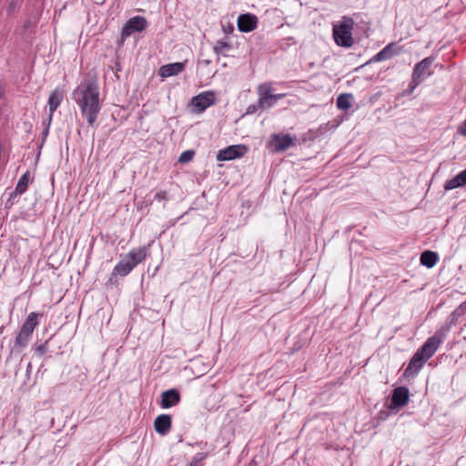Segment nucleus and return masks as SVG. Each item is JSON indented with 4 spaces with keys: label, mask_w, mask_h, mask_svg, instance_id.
Wrapping results in <instances>:
<instances>
[{
    "label": "nucleus",
    "mask_w": 466,
    "mask_h": 466,
    "mask_svg": "<svg viewBox=\"0 0 466 466\" xmlns=\"http://www.w3.org/2000/svg\"><path fill=\"white\" fill-rule=\"evenodd\" d=\"M73 99L89 127H94L101 110L99 86L95 80H85L73 92Z\"/></svg>",
    "instance_id": "f257e3e1"
},
{
    "label": "nucleus",
    "mask_w": 466,
    "mask_h": 466,
    "mask_svg": "<svg viewBox=\"0 0 466 466\" xmlns=\"http://www.w3.org/2000/svg\"><path fill=\"white\" fill-rule=\"evenodd\" d=\"M444 339L442 329L427 339L423 345L417 350L411 357L408 366L403 371L405 379L414 378L424 364L435 354Z\"/></svg>",
    "instance_id": "f03ea898"
},
{
    "label": "nucleus",
    "mask_w": 466,
    "mask_h": 466,
    "mask_svg": "<svg viewBox=\"0 0 466 466\" xmlns=\"http://www.w3.org/2000/svg\"><path fill=\"white\" fill-rule=\"evenodd\" d=\"M148 247L132 248L127 253L112 270V276H127L138 264L142 263L148 256Z\"/></svg>",
    "instance_id": "7ed1b4c3"
},
{
    "label": "nucleus",
    "mask_w": 466,
    "mask_h": 466,
    "mask_svg": "<svg viewBox=\"0 0 466 466\" xmlns=\"http://www.w3.org/2000/svg\"><path fill=\"white\" fill-rule=\"evenodd\" d=\"M434 61L435 56H430L423 58L414 66L411 74V80L407 90L405 91L407 95L412 94L416 87L420 86L426 79V77L431 76L433 74L431 66Z\"/></svg>",
    "instance_id": "20e7f679"
},
{
    "label": "nucleus",
    "mask_w": 466,
    "mask_h": 466,
    "mask_svg": "<svg viewBox=\"0 0 466 466\" xmlns=\"http://www.w3.org/2000/svg\"><path fill=\"white\" fill-rule=\"evenodd\" d=\"M353 19L348 16H343L342 21L339 25H333V38L338 46L350 47L353 45Z\"/></svg>",
    "instance_id": "39448f33"
},
{
    "label": "nucleus",
    "mask_w": 466,
    "mask_h": 466,
    "mask_svg": "<svg viewBox=\"0 0 466 466\" xmlns=\"http://www.w3.org/2000/svg\"><path fill=\"white\" fill-rule=\"evenodd\" d=\"M38 316L36 312H30L25 322L23 323L19 332L17 333L15 339V347L18 349L25 348L30 338L32 337L35 329L38 326Z\"/></svg>",
    "instance_id": "423d86ee"
},
{
    "label": "nucleus",
    "mask_w": 466,
    "mask_h": 466,
    "mask_svg": "<svg viewBox=\"0 0 466 466\" xmlns=\"http://www.w3.org/2000/svg\"><path fill=\"white\" fill-rule=\"evenodd\" d=\"M291 146V136L289 134H272L267 142V148L272 153H280Z\"/></svg>",
    "instance_id": "0eeeda50"
},
{
    "label": "nucleus",
    "mask_w": 466,
    "mask_h": 466,
    "mask_svg": "<svg viewBox=\"0 0 466 466\" xmlns=\"http://www.w3.org/2000/svg\"><path fill=\"white\" fill-rule=\"evenodd\" d=\"M148 22L144 16L137 15L131 17L124 25L121 36L127 38L136 32H142L147 27Z\"/></svg>",
    "instance_id": "6e6552de"
},
{
    "label": "nucleus",
    "mask_w": 466,
    "mask_h": 466,
    "mask_svg": "<svg viewBox=\"0 0 466 466\" xmlns=\"http://www.w3.org/2000/svg\"><path fill=\"white\" fill-rule=\"evenodd\" d=\"M258 106L266 109L272 106L283 95H274L272 89L267 84L260 85L258 88Z\"/></svg>",
    "instance_id": "1a4fd4ad"
},
{
    "label": "nucleus",
    "mask_w": 466,
    "mask_h": 466,
    "mask_svg": "<svg viewBox=\"0 0 466 466\" xmlns=\"http://www.w3.org/2000/svg\"><path fill=\"white\" fill-rule=\"evenodd\" d=\"M216 103V94L214 91H204L195 96L191 99V105L196 108L197 112L201 113L210 106Z\"/></svg>",
    "instance_id": "9d476101"
},
{
    "label": "nucleus",
    "mask_w": 466,
    "mask_h": 466,
    "mask_svg": "<svg viewBox=\"0 0 466 466\" xmlns=\"http://www.w3.org/2000/svg\"><path fill=\"white\" fill-rule=\"evenodd\" d=\"M248 148L243 144L229 146L218 152L217 159L218 161H228L240 158L248 152Z\"/></svg>",
    "instance_id": "9b49d317"
},
{
    "label": "nucleus",
    "mask_w": 466,
    "mask_h": 466,
    "mask_svg": "<svg viewBox=\"0 0 466 466\" xmlns=\"http://www.w3.org/2000/svg\"><path fill=\"white\" fill-rule=\"evenodd\" d=\"M410 392L406 387H397L392 390L390 410H398L408 404Z\"/></svg>",
    "instance_id": "f8f14e48"
},
{
    "label": "nucleus",
    "mask_w": 466,
    "mask_h": 466,
    "mask_svg": "<svg viewBox=\"0 0 466 466\" xmlns=\"http://www.w3.org/2000/svg\"><path fill=\"white\" fill-rule=\"evenodd\" d=\"M238 28L240 32L248 33L258 25V18L252 14H242L238 17Z\"/></svg>",
    "instance_id": "ddd939ff"
},
{
    "label": "nucleus",
    "mask_w": 466,
    "mask_h": 466,
    "mask_svg": "<svg viewBox=\"0 0 466 466\" xmlns=\"http://www.w3.org/2000/svg\"><path fill=\"white\" fill-rule=\"evenodd\" d=\"M399 54H400V49L397 46V45L395 43H390L384 48H382L379 53H377L373 56L371 61L380 62V61L388 60Z\"/></svg>",
    "instance_id": "4468645a"
},
{
    "label": "nucleus",
    "mask_w": 466,
    "mask_h": 466,
    "mask_svg": "<svg viewBox=\"0 0 466 466\" xmlns=\"http://www.w3.org/2000/svg\"><path fill=\"white\" fill-rule=\"evenodd\" d=\"M185 68V63L181 62H176L167 64L165 66H162L159 70L158 74L161 77L167 78L169 76H177L179 73H181Z\"/></svg>",
    "instance_id": "2eb2a0df"
},
{
    "label": "nucleus",
    "mask_w": 466,
    "mask_h": 466,
    "mask_svg": "<svg viewBox=\"0 0 466 466\" xmlns=\"http://www.w3.org/2000/svg\"><path fill=\"white\" fill-rule=\"evenodd\" d=\"M161 397V407L163 409H168L176 406L180 400L179 392L175 389L164 391Z\"/></svg>",
    "instance_id": "dca6fc26"
},
{
    "label": "nucleus",
    "mask_w": 466,
    "mask_h": 466,
    "mask_svg": "<svg viewBox=\"0 0 466 466\" xmlns=\"http://www.w3.org/2000/svg\"><path fill=\"white\" fill-rule=\"evenodd\" d=\"M63 100V91L56 88L50 95L48 98V106H49V116H48V125L52 121L53 114L60 106Z\"/></svg>",
    "instance_id": "f3484780"
},
{
    "label": "nucleus",
    "mask_w": 466,
    "mask_h": 466,
    "mask_svg": "<svg viewBox=\"0 0 466 466\" xmlns=\"http://www.w3.org/2000/svg\"><path fill=\"white\" fill-rule=\"evenodd\" d=\"M154 427L157 433L165 435L171 428V417L167 414H161L157 416L155 419Z\"/></svg>",
    "instance_id": "a211bd4d"
},
{
    "label": "nucleus",
    "mask_w": 466,
    "mask_h": 466,
    "mask_svg": "<svg viewBox=\"0 0 466 466\" xmlns=\"http://www.w3.org/2000/svg\"><path fill=\"white\" fill-rule=\"evenodd\" d=\"M464 186H466V168L451 179L447 180L443 187L446 191H449Z\"/></svg>",
    "instance_id": "6ab92c4d"
},
{
    "label": "nucleus",
    "mask_w": 466,
    "mask_h": 466,
    "mask_svg": "<svg viewBox=\"0 0 466 466\" xmlns=\"http://www.w3.org/2000/svg\"><path fill=\"white\" fill-rule=\"evenodd\" d=\"M29 182H30V172L26 171L20 177V178L16 184L15 191L11 193V198L15 197L17 195L24 194L27 190Z\"/></svg>",
    "instance_id": "aec40b11"
},
{
    "label": "nucleus",
    "mask_w": 466,
    "mask_h": 466,
    "mask_svg": "<svg viewBox=\"0 0 466 466\" xmlns=\"http://www.w3.org/2000/svg\"><path fill=\"white\" fill-rule=\"evenodd\" d=\"M439 259L438 254L431 250H425L420 254V261L428 268H433Z\"/></svg>",
    "instance_id": "412c9836"
},
{
    "label": "nucleus",
    "mask_w": 466,
    "mask_h": 466,
    "mask_svg": "<svg viewBox=\"0 0 466 466\" xmlns=\"http://www.w3.org/2000/svg\"><path fill=\"white\" fill-rule=\"evenodd\" d=\"M351 94H341L337 98V106L342 110H348L351 106Z\"/></svg>",
    "instance_id": "4be33fe9"
},
{
    "label": "nucleus",
    "mask_w": 466,
    "mask_h": 466,
    "mask_svg": "<svg viewBox=\"0 0 466 466\" xmlns=\"http://www.w3.org/2000/svg\"><path fill=\"white\" fill-rule=\"evenodd\" d=\"M466 312V301L461 303L448 318V322L452 324L459 317Z\"/></svg>",
    "instance_id": "5701e85b"
},
{
    "label": "nucleus",
    "mask_w": 466,
    "mask_h": 466,
    "mask_svg": "<svg viewBox=\"0 0 466 466\" xmlns=\"http://www.w3.org/2000/svg\"><path fill=\"white\" fill-rule=\"evenodd\" d=\"M229 44L225 40H218L214 46V51L217 54H221L225 50L229 49Z\"/></svg>",
    "instance_id": "b1692460"
},
{
    "label": "nucleus",
    "mask_w": 466,
    "mask_h": 466,
    "mask_svg": "<svg viewBox=\"0 0 466 466\" xmlns=\"http://www.w3.org/2000/svg\"><path fill=\"white\" fill-rule=\"evenodd\" d=\"M194 154L193 150H186L180 154L178 161L180 163H187L193 159Z\"/></svg>",
    "instance_id": "393cba45"
},
{
    "label": "nucleus",
    "mask_w": 466,
    "mask_h": 466,
    "mask_svg": "<svg viewBox=\"0 0 466 466\" xmlns=\"http://www.w3.org/2000/svg\"><path fill=\"white\" fill-rule=\"evenodd\" d=\"M47 350H48L47 341H46L45 343H43L35 348V353H37L39 356L46 354L47 352Z\"/></svg>",
    "instance_id": "a878e982"
},
{
    "label": "nucleus",
    "mask_w": 466,
    "mask_h": 466,
    "mask_svg": "<svg viewBox=\"0 0 466 466\" xmlns=\"http://www.w3.org/2000/svg\"><path fill=\"white\" fill-rule=\"evenodd\" d=\"M260 109V106H258V102L257 104H253V105H249L248 107H247V111H246V114L249 115V114H254L255 112H257V110Z\"/></svg>",
    "instance_id": "bb28decb"
},
{
    "label": "nucleus",
    "mask_w": 466,
    "mask_h": 466,
    "mask_svg": "<svg viewBox=\"0 0 466 466\" xmlns=\"http://www.w3.org/2000/svg\"><path fill=\"white\" fill-rule=\"evenodd\" d=\"M167 193L165 190H160L155 195V199H157V201L165 200V199H167Z\"/></svg>",
    "instance_id": "cd10ccee"
},
{
    "label": "nucleus",
    "mask_w": 466,
    "mask_h": 466,
    "mask_svg": "<svg viewBox=\"0 0 466 466\" xmlns=\"http://www.w3.org/2000/svg\"><path fill=\"white\" fill-rule=\"evenodd\" d=\"M460 134L462 136H466V120L463 122L462 126L459 128Z\"/></svg>",
    "instance_id": "c85d7f7f"
},
{
    "label": "nucleus",
    "mask_w": 466,
    "mask_h": 466,
    "mask_svg": "<svg viewBox=\"0 0 466 466\" xmlns=\"http://www.w3.org/2000/svg\"><path fill=\"white\" fill-rule=\"evenodd\" d=\"M16 7V4L15 2L12 1L10 2L9 5H8V12H13Z\"/></svg>",
    "instance_id": "c756f323"
},
{
    "label": "nucleus",
    "mask_w": 466,
    "mask_h": 466,
    "mask_svg": "<svg viewBox=\"0 0 466 466\" xmlns=\"http://www.w3.org/2000/svg\"><path fill=\"white\" fill-rule=\"evenodd\" d=\"M47 133H48V127L46 129L45 135H46Z\"/></svg>",
    "instance_id": "7c9ffc66"
}]
</instances>
